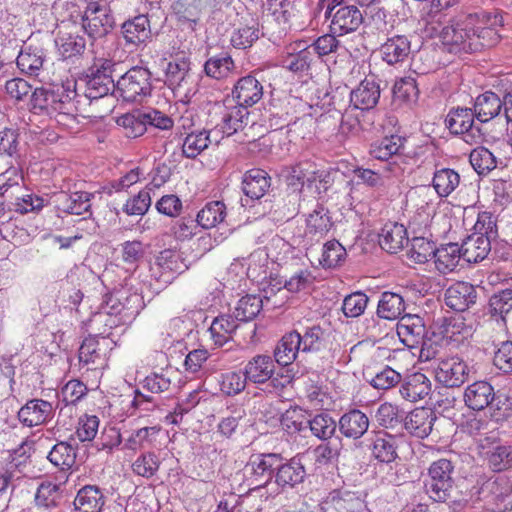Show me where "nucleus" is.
Masks as SVG:
<instances>
[{"label": "nucleus", "instance_id": "1", "mask_svg": "<svg viewBox=\"0 0 512 512\" xmlns=\"http://www.w3.org/2000/svg\"><path fill=\"white\" fill-rule=\"evenodd\" d=\"M502 24V16L481 12L453 20L438 33L452 51L473 53L496 45L500 40L498 27Z\"/></svg>", "mask_w": 512, "mask_h": 512}, {"label": "nucleus", "instance_id": "2", "mask_svg": "<svg viewBox=\"0 0 512 512\" xmlns=\"http://www.w3.org/2000/svg\"><path fill=\"white\" fill-rule=\"evenodd\" d=\"M76 83L68 82L58 88V97L55 102V111L51 115L59 125L73 129L78 124V117H102L90 111L81 95L75 89Z\"/></svg>", "mask_w": 512, "mask_h": 512}, {"label": "nucleus", "instance_id": "3", "mask_svg": "<svg viewBox=\"0 0 512 512\" xmlns=\"http://www.w3.org/2000/svg\"><path fill=\"white\" fill-rule=\"evenodd\" d=\"M454 470V463L446 458H440L430 464L424 479V490L429 499L445 503L451 498L454 490Z\"/></svg>", "mask_w": 512, "mask_h": 512}, {"label": "nucleus", "instance_id": "4", "mask_svg": "<svg viewBox=\"0 0 512 512\" xmlns=\"http://www.w3.org/2000/svg\"><path fill=\"white\" fill-rule=\"evenodd\" d=\"M249 114L248 109L227 98L212 106L209 117L215 134L231 136L248 124Z\"/></svg>", "mask_w": 512, "mask_h": 512}, {"label": "nucleus", "instance_id": "5", "mask_svg": "<svg viewBox=\"0 0 512 512\" xmlns=\"http://www.w3.org/2000/svg\"><path fill=\"white\" fill-rule=\"evenodd\" d=\"M151 91V72L144 67H132L116 82V93L126 102L141 103Z\"/></svg>", "mask_w": 512, "mask_h": 512}, {"label": "nucleus", "instance_id": "6", "mask_svg": "<svg viewBox=\"0 0 512 512\" xmlns=\"http://www.w3.org/2000/svg\"><path fill=\"white\" fill-rule=\"evenodd\" d=\"M134 281L135 279L129 278L121 289L116 290L107 299L108 308L122 314L129 321L145 307L144 298L139 289L135 288Z\"/></svg>", "mask_w": 512, "mask_h": 512}, {"label": "nucleus", "instance_id": "7", "mask_svg": "<svg viewBox=\"0 0 512 512\" xmlns=\"http://www.w3.org/2000/svg\"><path fill=\"white\" fill-rule=\"evenodd\" d=\"M187 269L188 265L180 252L174 249H164L156 256L150 271L151 277L159 284V288H163Z\"/></svg>", "mask_w": 512, "mask_h": 512}, {"label": "nucleus", "instance_id": "8", "mask_svg": "<svg viewBox=\"0 0 512 512\" xmlns=\"http://www.w3.org/2000/svg\"><path fill=\"white\" fill-rule=\"evenodd\" d=\"M469 372L468 364L457 355L438 359L434 367L436 381L448 388L463 385L468 380Z\"/></svg>", "mask_w": 512, "mask_h": 512}, {"label": "nucleus", "instance_id": "9", "mask_svg": "<svg viewBox=\"0 0 512 512\" xmlns=\"http://www.w3.org/2000/svg\"><path fill=\"white\" fill-rule=\"evenodd\" d=\"M111 91H116V83L108 74H88L85 81V89L81 95L84 104L97 115H102L96 106L100 101L109 96Z\"/></svg>", "mask_w": 512, "mask_h": 512}, {"label": "nucleus", "instance_id": "10", "mask_svg": "<svg viewBox=\"0 0 512 512\" xmlns=\"http://www.w3.org/2000/svg\"><path fill=\"white\" fill-rule=\"evenodd\" d=\"M279 454H253L246 464V471L251 475L252 483L256 487H262L269 484L273 479L279 466Z\"/></svg>", "mask_w": 512, "mask_h": 512}, {"label": "nucleus", "instance_id": "11", "mask_svg": "<svg viewBox=\"0 0 512 512\" xmlns=\"http://www.w3.org/2000/svg\"><path fill=\"white\" fill-rule=\"evenodd\" d=\"M80 17L84 32L93 39L105 36L113 27L112 17L97 3L87 4Z\"/></svg>", "mask_w": 512, "mask_h": 512}, {"label": "nucleus", "instance_id": "12", "mask_svg": "<svg viewBox=\"0 0 512 512\" xmlns=\"http://www.w3.org/2000/svg\"><path fill=\"white\" fill-rule=\"evenodd\" d=\"M325 18L330 19V31L337 36L352 33L363 23V15L355 5H344L331 13L325 12Z\"/></svg>", "mask_w": 512, "mask_h": 512}, {"label": "nucleus", "instance_id": "13", "mask_svg": "<svg viewBox=\"0 0 512 512\" xmlns=\"http://www.w3.org/2000/svg\"><path fill=\"white\" fill-rule=\"evenodd\" d=\"M365 501L360 494L348 490H334L321 502V512H363Z\"/></svg>", "mask_w": 512, "mask_h": 512}, {"label": "nucleus", "instance_id": "14", "mask_svg": "<svg viewBox=\"0 0 512 512\" xmlns=\"http://www.w3.org/2000/svg\"><path fill=\"white\" fill-rule=\"evenodd\" d=\"M294 256V244L289 243L283 237L274 235L264 249H257L250 254L251 262L259 260L262 262L260 268L263 267L264 262L271 259L273 262H284Z\"/></svg>", "mask_w": 512, "mask_h": 512}, {"label": "nucleus", "instance_id": "15", "mask_svg": "<svg viewBox=\"0 0 512 512\" xmlns=\"http://www.w3.org/2000/svg\"><path fill=\"white\" fill-rule=\"evenodd\" d=\"M263 97L261 82L252 75L237 80L232 89V99L237 104L248 109L258 103Z\"/></svg>", "mask_w": 512, "mask_h": 512}, {"label": "nucleus", "instance_id": "16", "mask_svg": "<svg viewBox=\"0 0 512 512\" xmlns=\"http://www.w3.org/2000/svg\"><path fill=\"white\" fill-rule=\"evenodd\" d=\"M53 416L52 404L42 399L29 400L18 411L19 421L27 427L42 425L51 420Z\"/></svg>", "mask_w": 512, "mask_h": 512}, {"label": "nucleus", "instance_id": "17", "mask_svg": "<svg viewBox=\"0 0 512 512\" xmlns=\"http://www.w3.org/2000/svg\"><path fill=\"white\" fill-rule=\"evenodd\" d=\"M380 98V87L373 76L366 77L357 88L350 92V107L359 110H370L376 106Z\"/></svg>", "mask_w": 512, "mask_h": 512}, {"label": "nucleus", "instance_id": "18", "mask_svg": "<svg viewBox=\"0 0 512 512\" xmlns=\"http://www.w3.org/2000/svg\"><path fill=\"white\" fill-rule=\"evenodd\" d=\"M436 419L437 416L431 408H416L405 417L404 428L412 436L424 439L431 433Z\"/></svg>", "mask_w": 512, "mask_h": 512}, {"label": "nucleus", "instance_id": "19", "mask_svg": "<svg viewBox=\"0 0 512 512\" xmlns=\"http://www.w3.org/2000/svg\"><path fill=\"white\" fill-rule=\"evenodd\" d=\"M332 227L331 217L329 216L328 210L317 204L314 210L308 214L306 218V230L305 240L307 244H311L313 241H319L323 238Z\"/></svg>", "mask_w": 512, "mask_h": 512}, {"label": "nucleus", "instance_id": "20", "mask_svg": "<svg viewBox=\"0 0 512 512\" xmlns=\"http://www.w3.org/2000/svg\"><path fill=\"white\" fill-rule=\"evenodd\" d=\"M306 477V470L299 457H293L287 462H283L280 456L279 466L275 474V483L281 487L294 488L302 483Z\"/></svg>", "mask_w": 512, "mask_h": 512}, {"label": "nucleus", "instance_id": "21", "mask_svg": "<svg viewBox=\"0 0 512 512\" xmlns=\"http://www.w3.org/2000/svg\"><path fill=\"white\" fill-rule=\"evenodd\" d=\"M381 58L388 65H396L408 59L411 53V41L405 35L389 37L380 46Z\"/></svg>", "mask_w": 512, "mask_h": 512}, {"label": "nucleus", "instance_id": "22", "mask_svg": "<svg viewBox=\"0 0 512 512\" xmlns=\"http://www.w3.org/2000/svg\"><path fill=\"white\" fill-rule=\"evenodd\" d=\"M475 288L467 282H457L445 292L446 305L455 311H465L476 302Z\"/></svg>", "mask_w": 512, "mask_h": 512}, {"label": "nucleus", "instance_id": "23", "mask_svg": "<svg viewBox=\"0 0 512 512\" xmlns=\"http://www.w3.org/2000/svg\"><path fill=\"white\" fill-rule=\"evenodd\" d=\"M369 424V418L364 412L352 409L340 417L338 427L344 437L357 440L368 431Z\"/></svg>", "mask_w": 512, "mask_h": 512}, {"label": "nucleus", "instance_id": "24", "mask_svg": "<svg viewBox=\"0 0 512 512\" xmlns=\"http://www.w3.org/2000/svg\"><path fill=\"white\" fill-rule=\"evenodd\" d=\"M121 32L127 45L140 46L151 38L150 21L146 15H138L125 21Z\"/></svg>", "mask_w": 512, "mask_h": 512}, {"label": "nucleus", "instance_id": "25", "mask_svg": "<svg viewBox=\"0 0 512 512\" xmlns=\"http://www.w3.org/2000/svg\"><path fill=\"white\" fill-rule=\"evenodd\" d=\"M63 499V485L52 481H43L37 487L34 504L39 510L51 512L57 509Z\"/></svg>", "mask_w": 512, "mask_h": 512}, {"label": "nucleus", "instance_id": "26", "mask_svg": "<svg viewBox=\"0 0 512 512\" xmlns=\"http://www.w3.org/2000/svg\"><path fill=\"white\" fill-rule=\"evenodd\" d=\"M478 488L479 499L495 502L504 499L512 493V480L505 475L483 479Z\"/></svg>", "mask_w": 512, "mask_h": 512}, {"label": "nucleus", "instance_id": "27", "mask_svg": "<svg viewBox=\"0 0 512 512\" xmlns=\"http://www.w3.org/2000/svg\"><path fill=\"white\" fill-rule=\"evenodd\" d=\"M275 360L269 355L259 354L252 357L244 367L248 381L263 384L270 380L275 371Z\"/></svg>", "mask_w": 512, "mask_h": 512}, {"label": "nucleus", "instance_id": "28", "mask_svg": "<svg viewBox=\"0 0 512 512\" xmlns=\"http://www.w3.org/2000/svg\"><path fill=\"white\" fill-rule=\"evenodd\" d=\"M431 381L423 373L417 372L405 377L399 388L401 396L410 402H416L431 392Z\"/></svg>", "mask_w": 512, "mask_h": 512}, {"label": "nucleus", "instance_id": "29", "mask_svg": "<svg viewBox=\"0 0 512 512\" xmlns=\"http://www.w3.org/2000/svg\"><path fill=\"white\" fill-rule=\"evenodd\" d=\"M495 398L492 385L486 381H476L465 389V404L472 410L480 411L489 406Z\"/></svg>", "mask_w": 512, "mask_h": 512}, {"label": "nucleus", "instance_id": "30", "mask_svg": "<svg viewBox=\"0 0 512 512\" xmlns=\"http://www.w3.org/2000/svg\"><path fill=\"white\" fill-rule=\"evenodd\" d=\"M46 59L45 51L38 45H24L17 56V66L22 73L38 76Z\"/></svg>", "mask_w": 512, "mask_h": 512}, {"label": "nucleus", "instance_id": "31", "mask_svg": "<svg viewBox=\"0 0 512 512\" xmlns=\"http://www.w3.org/2000/svg\"><path fill=\"white\" fill-rule=\"evenodd\" d=\"M409 239L404 225L390 222L384 225L379 235V244L381 248L388 253H397Z\"/></svg>", "mask_w": 512, "mask_h": 512}, {"label": "nucleus", "instance_id": "32", "mask_svg": "<svg viewBox=\"0 0 512 512\" xmlns=\"http://www.w3.org/2000/svg\"><path fill=\"white\" fill-rule=\"evenodd\" d=\"M489 236L482 234H471L460 245L463 259L469 263H477L484 260L491 251Z\"/></svg>", "mask_w": 512, "mask_h": 512}, {"label": "nucleus", "instance_id": "33", "mask_svg": "<svg viewBox=\"0 0 512 512\" xmlns=\"http://www.w3.org/2000/svg\"><path fill=\"white\" fill-rule=\"evenodd\" d=\"M299 340L300 333L296 330L283 335L274 349V360L282 366L292 364L302 353Z\"/></svg>", "mask_w": 512, "mask_h": 512}, {"label": "nucleus", "instance_id": "34", "mask_svg": "<svg viewBox=\"0 0 512 512\" xmlns=\"http://www.w3.org/2000/svg\"><path fill=\"white\" fill-rule=\"evenodd\" d=\"M92 194L86 191H77L71 194L60 192L56 195L57 208L69 214L82 215L91 207Z\"/></svg>", "mask_w": 512, "mask_h": 512}, {"label": "nucleus", "instance_id": "35", "mask_svg": "<svg viewBox=\"0 0 512 512\" xmlns=\"http://www.w3.org/2000/svg\"><path fill=\"white\" fill-rule=\"evenodd\" d=\"M502 109V100L491 91L479 95L474 102L473 110L476 119L481 123H486L497 117Z\"/></svg>", "mask_w": 512, "mask_h": 512}, {"label": "nucleus", "instance_id": "36", "mask_svg": "<svg viewBox=\"0 0 512 512\" xmlns=\"http://www.w3.org/2000/svg\"><path fill=\"white\" fill-rule=\"evenodd\" d=\"M161 432L159 425L145 426L133 430L124 440L123 449L136 452L148 447H152L157 442Z\"/></svg>", "mask_w": 512, "mask_h": 512}, {"label": "nucleus", "instance_id": "37", "mask_svg": "<svg viewBox=\"0 0 512 512\" xmlns=\"http://www.w3.org/2000/svg\"><path fill=\"white\" fill-rule=\"evenodd\" d=\"M270 187V177L262 169L247 171L242 180V190L251 199H259L265 195Z\"/></svg>", "mask_w": 512, "mask_h": 512}, {"label": "nucleus", "instance_id": "38", "mask_svg": "<svg viewBox=\"0 0 512 512\" xmlns=\"http://www.w3.org/2000/svg\"><path fill=\"white\" fill-rule=\"evenodd\" d=\"M105 504L102 491L93 485L82 487L74 500L75 509L79 512H101Z\"/></svg>", "mask_w": 512, "mask_h": 512}, {"label": "nucleus", "instance_id": "39", "mask_svg": "<svg viewBox=\"0 0 512 512\" xmlns=\"http://www.w3.org/2000/svg\"><path fill=\"white\" fill-rule=\"evenodd\" d=\"M397 445L394 436L378 432L371 439L373 457L381 463H391L397 458Z\"/></svg>", "mask_w": 512, "mask_h": 512}, {"label": "nucleus", "instance_id": "40", "mask_svg": "<svg viewBox=\"0 0 512 512\" xmlns=\"http://www.w3.org/2000/svg\"><path fill=\"white\" fill-rule=\"evenodd\" d=\"M213 129L207 131H197L187 134L183 140L182 153L186 158L193 159L202 151L208 148L213 141L218 143L219 140L214 137Z\"/></svg>", "mask_w": 512, "mask_h": 512}, {"label": "nucleus", "instance_id": "41", "mask_svg": "<svg viewBox=\"0 0 512 512\" xmlns=\"http://www.w3.org/2000/svg\"><path fill=\"white\" fill-rule=\"evenodd\" d=\"M237 327V320L232 315L224 314L212 321L208 332L214 345L221 347L232 339Z\"/></svg>", "mask_w": 512, "mask_h": 512}, {"label": "nucleus", "instance_id": "42", "mask_svg": "<svg viewBox=\"0 0 512 512\" xmlns=\"http://www.w3.org/2000/svg\"><path fill=\"white\" fill-rule=\"evenodd\" d=\"M435 266L436 269L446 274L452 272L463 259L461 246L458 243H449L440 248L435 249Z\"/></svg>", "mask_w": 512, "mask_h": 512}, {"label": "nucleus", "instance_id": "43", "mask_svg": "<svg viewBox=\"0 0 512 512\" xmlns=\"http://www.w3.org/2000/svg\"><path fill=\"white\" fill-rule=\"evenodd\" d=\"M476 115L471 108L457 107L452 109L446 117V125L453 134H467L469 136L474 128Z\"/></svg>", "mask_w": 512, "mask_h": 512}, {"label": "nucleus", "instance_id": "44", "mask_svg": "<svg viewBox=\"0 0 512 512\" xmlns=\"http://www.w3.org/2000/svg\"><path fill=\"white\" fill-rule=\"evenodd\" d=\"M76 447L69 442L56 443L47 455V459L55 467L65 471L71 469L76 462Z\"/></svg>", "mask_w": 512, "mask_h": 512}, {"label": "nucleus", "instance_id": "45", "mask_svg": "<svg viewBox=\"0 0 512 512\" xmlns=\"http://www.w3.org/2000/svg\"><path fill=\"white\" fill-rule=\"evenodd\" d=\"M212 0H177L172 8L178 19L188 22L190 27L196 24L202 9L210 5Z\"/></svg>", "mask_w": 512, "mask_h": 512}, {"label": "nucleus", "instance_id": "46", "mask_svg": "<svg viewBox=\"0 0 512 512\" xmlns=\"http://www.w3.org/2000/svg\"><path fill=\"white\" fill-rule=\"evenodd\" d=\"M366 381L375 389L388 390L401 382L402 377L399 372L389 366H385L379 371L365 370Z\"/></svg>", "mask_w": 512, "mask_h": 512}, {"label": "nucleus", "instance_id": "47", "mask_svg": "<svg viewBox=\"0 0 512 512\" xmlns=\"http://www.w3.org/2000/svg\"><path fill=\"white\" fill-rule=\"evenodd\" d=\"M328 334L319 325H313L300 333V347L302 353L320 352L326 349Z\"/></svg>", "mask_w": 512, "mask_h": 512}, {"label": "nucleus", "instance_id": "48", "mask_svg": "<svg viewBox=\"0 0 512 512\" xmlns=\"http://www.w3.org/2000/svg\"><path fill=\"white\" fill-rule=\"evenodd\" d=\"M405 310L404 299L394 292H383L378 303L377 314L387 320L399 318Z\"/></svg>", "mask_w": 512, "mask_h": 512}, {"label": "nucleus", "instance_id": "49", "mask_svg": "<svg viewBox=\"0 0 512 512\" xmlns=\"http://www.w3.org/2000/svg\"><path fill=\"white\" fill-rule=\"evenodd\" d=\"M248 379L244 372L229 370L220 373L217 377V383L220 391L229 397L236 396L246 388Z\"/></svg>", "mask_w": 512, "mask_h": 512}, {"label": "nucleus", "instance_id": "50", "mask_svg": "<svg viewBox=\"0 0 512 512\" xmlns=\"http://www.w3.org/2000/svg\"><path fill=\"white\" fill-rule=\"evenodd\" d=\"M59 55L63 59H70L72 57L81 55L86 47L84 37L70 33H59L55 39Z\"/></svg>", "mask_w": 512, "mask_h": 512}, {"label": "nucleus", "instance_id": "51", "mask_svg": "<svg viewBox=\"0 0 512 512\" xmlns=\"http://www.w3.org/2000/svg\"><path fill=\"white\" fill-rule=\"evenodd\" d=\"M190 62L182 57L170 61L165 69L166 83L173 90H179L186 84Z\"/></svg>", "mask_w": 512, "mask_h": 512}, {"label": "nucleus", "instance_id": "52", "mask_svg": "<svg viewBox=\"0 0 512 512\" xmlns=\"http://www.w3.org/2000/svg\"><path fill=\"white\" fill-rule=\"evenodd\" d=\"M117 124L125 130V135L129 138L142 136L147 130V118L145 112L141 110H134L120 116Z\"/></svg>", "mask_w": 512, "mask_h": 512}, {"label": "nucleus", "instance_id": "53", "mask_svg": "<svg viewBox=\"0 0 512 512\" xmlns=\"http://www.w3.org/2000/svg\"><path fill=\"white\" fill-rule=\"evenodd\" d=\"M161 461L159 455L154 451L141 453L131 465L132 472L140 477L151 479L160 469Z\"/></svg>", "mask_w": 512, "mask_h": 512}, {"label": "nucleus", "instance_id": "54", "mask_svg": "<svg viewBox=\"0 0 512 512\" xmlns=\"http://www.w3.org/2000/svg\"><path fill=\"white\" fill-rule=\"evenodd\" d=\"M403 143L404 139L399 135L384 137L371 144L370 155L378 160H388L399 152Z\"/></svg>", "mask_w": 512, "mask_h": 512}, {"label": "nucleus", "instance_id": "55", "mask_svg": "<svg viewBox=\"0 0 512 512\" xmlns=\"http://www.w3.org/2000/svg\"><path fill=\"white\" fill-rule=\"evenodd\" d=\"M460 183L459 174L450 168H442L434 173L433 187L440 197L449 196Z\"/></svg>", "mask_w": 512, "mask_h": 512}, {"label": "nucleus", "instance_id": "56", "mask_svg": "<svg viewBox=\"0 0 512 512\" xmlns=\"http://www.w3.org/2000/svg\"><path fill=\"white\" fill-rule=\"evenodd\" d=\"M263 300L257 295H246L238 300L232 315L237 321L248 322L253 320L261 311Z\"/></svg>", "mask_w": 512, "mask_h": 512}, {"label": "nucleus", "instance_id": "57", "mask_svg": "<svg viewBox=\"0 0 512 512\" xmlns=\"http://www.w3.org/2000/svg\"><path fill=\"white\" fill-rule=\"evenodd\" d=\"M225 205L220 201L207 203L197 214L196 222L204 229L215 227L225 218Z\"/></svg>", "mask_w": 512, "mask_h": 512}, {"label": "nucleus", "instance_id": "58", "mask_svg": "<svg viewBox=\"0 0 512 512\" xmlns=\"http://www.w3.org/2000/svg\"><path fill=\"white\" fill-rule=\"evenodd\" d=\"M488 466L494 472L512 468V446L498 445L486 452Z\"/></svg>", "mask_w": 512, "mask_h": 512}, {"label": "nucleus", "instance_id": "59", "mask_svg": "<svg viewBox=\"0 0 512 512\" xmlns=\"http://www.w3.org/2000/svg\"><path fill=\"white\" fill-rule=\"evenodd\" d=\"M190 332L191 329L184 319L180 317L170 319L161 332L164 346H172L174 343L182 342Z\"/></svg>", "mask_w": 512, "mask_h": 512}, {"label": "nucleus", "instance_id": "60", "mask_svg": "<svg viewBox=\"0 0 512 512\" xmlns=\"http://www.w3.org/2000/svg\"><path fill=\"white\" fill-rule=\"evenodd\" d=\"M307 427L313 436L320 440H328L334 435L337 423L329 414L320 413L307 420Z\"/></svg>", "mask_w": 512, "mask_h": 512}, {"label": "nucleus", "instance_id": "61", "mask_svg": "<svg viewBox=\"0 0 512 512\" xmlns=\"http://www.w3.org/2000/svg\"><path fill=\"white\" fill-rule=\"evenodd\" d=\"M469 161L479 175H487L497 166V159L494 154L483 146L471 151Z\"/></svg>", "mask_w": 512, "mask_h": 512}, {"label": "nucleus", "instance_id": "62", "mask_svg": "<svg viewBox=\"0 0 512 512\" xmlns=\"http://www.w3.org/2000/svg\"><path fill=\"white\" fill-rule=\"evenodd\" d=\"M346 256V250L337 240H331L323 245L321 257L318 258L322 268L330 269L337 267Z\"/></svg>", "mask_w": 512, "mask_h": 512}, {"label": "nucleus", "instance_id": "63", "mask_svg": "<svg viewBox=\"0 0 512 512\" xmlns=\"http://www.w3.org/2000/svg\"><path fill=\"white\" fill-rule=\"evenodd\" d=\"M435 244L424 237H413L407 251L408 258L417 264L426 263L435 254Z\"/></svg>", "mask_w": 512, "mask_h": 512}, {"label": "nucleus", "instance_id": "64", "mask_svg": "<svg viewBox=\"0 0 512 512\" xmlns=\"http://www.w3.org/2000/svg\"><path fill=\"white\" fill-rule=\"evenodd\" d=\"M234 68V61L229 55L209 58L204 64V72L213 79L226 78Z\"/></svg>", "mask_w": 512, "mask_h": 512}]
</instances>
